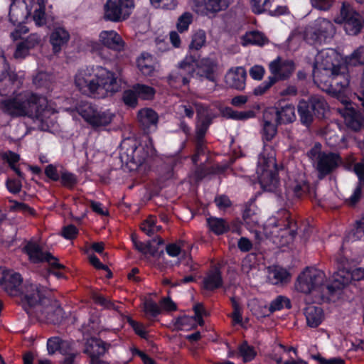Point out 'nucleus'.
<instances>
[{"instance_id":"obj_8","label":"nucleus","mask_w":364,"mask_h":364,"mask_svg":"<svg viewBox=\"0 0 364 364\" xmlns=\"http://www.w3.org/2000/svg\"><path fill=\"white\" fill-rule=\"evenodd\" d=\"M75 109L84 121L95 129H105L115 118V113L110 109L100 107L87 102L80 103Z\"/></svg>"},{"instance_id":"obj_20","label":"nucleus","mask_w":364,"mask_h":364,"mask_svg":"<svg viewBox=\"0 0 364 364\" xmlns=\"http://www.w3.org/2000/svg\"><path fill=\"white\" fill-rule=\"evenodd\" d=\"M277 122L272 108H267L264 111L262 118V136L266 141H270L277 132Z\"/></svg>"},{"instance_id":"obj_37","label":"nucleus","mask_w":364,"mask_h":364,"mask_svg":"<svg viewBox=\"0 0 364 364\" xmlns=\"http://www.w3.org/2000/svg\"><path fill=\"white\" fill-rule=\"evenodd\" d=\"M311 109L318 117H323L328 110V105L324 99L320 96H314L310 99Z\"/></svg>"},{"instance_id":"obj_52","label":"nucleus","mask_w":364,"mask_h":364,"mask_svg":"<svg viewBox=\"0 0 364 364\" xmlns=\"http://www.w3.org/2000/svg\"><path fill=\"white\" fill-rule=\"evenodd\" d=\"M276 82L274 77H269L267 80L254 89L255 95H262Z\"/></svg>"},{"instance_id":"obj_42","label":"nucleus","mask_w":364,"mask_h":364,"mask_svg":"<svg viewBox=\"0 0 364 364\" xmlns=\"http://www.w3.org/2000/svg\"><path fill=\"white\" fill-rule=\"evenodd\" d=\"M290 307V300L284 296H278L271 302L269 306L271 314L277 311H280L284 308L289 309Z\"/></svg>"},{"instance_id":"obj_43","label":"nucleus","mask_w":364,"mask_h":364,"mask_svg":"<svg viewBox=\"0 0 364 364\" xmlns=\"http://www.w3.org/2000/svg\"><path fill=\"white\" fill-rule=\"evenodd\" d=\"M134 89L137 93L138 97L143 100L152 99L155 95V90L148 85L137 84L134 86Z\"/></svg>"},{"instance_id":"obj_61","label":"nucleus","mask_w":364,"mask_h":364,"mask_svg":"<svg viewBox=\"0 0 364 364\" xmlns=\"http://www.w3.org/2000/svg\"><path fill=\"white\" fill-rule=\"evenodd\" d=\"M264 68L261 65H254L250 70V75L256 80H260L264 75Z\"/></svg>"},{"instance_id":"obj_29","label":"nucleus","mask_w":364,"mask_h":364,"mask_svg":"<svg viewBox=\"0 0 364 364\" xmlns=\"http://www.w3.org/2000/svg\"><path fill=\"white\" fill-rule=\"evenodd\" d=\"M304 314L307 325L311 328L318 326L323 319V310L316 306H309L305 309Z\"/></svg>"},{"instance_id":"obj_11","label":"nucleus","mask_w":364,"mask_h":364,"mask_svg":"<svg viewBox=\"0 0 364 364\" xmlns=\"http://www.w3.org/2000/svg\"><path fill=\"white\" fill-rule=\"evenodd\" d=\"M336 33L332 22L326 18H317L305 31V39L311 44H321L331 39Z\"/></svg>"},{"instance_id":"obj_54","label":"nucleus","mask_w":364,"mask_h":364,"mask_svg":"<svg viewBox=\"0 0 364 364\" xmlns=\"http://www.w3.org/2000/svg\"><path fill=\"white\" fill-rule=\"evenodd\" d=\"M4 158L8 161L18 176L22 177L21 172L14 166V164L19 160V156L14 152L8 151L4 154Z\"/></svg>"},{"instance_id":"obj_33","label":"nucleus","mask_w":364,"mask_h":364,"mask_svg":"<svg viewBox=\"0 0 364 364\" xmlns=\"http://www.w3.org/2000/svg\"><path fill=\"white\" fill-rule=\"evenodd\" d=\"M222 285V278L218 269L211 270L203 279V287L208 290H213Z\"/></svg>"},{"instance_id":"obj_1","label":"nucleus","mask_w":364,"mask_h":364,"mask_svg":"<svg viewBox=\"0 0 364 364\" xmlns=\"http://www.w3.org/2000/svg\"><path fill=\"white\" fill-rule=\"evenodd\" d=\"M336 284L329 282L325 272L314 267H306L298 276L295 289L305 297L307 303H320L334 300L338 295Z\"/></svg>"},{"instance_id":"obj_5","label":"nucleus","mask_w":364,"mask_h":364,"mask_svg":"<svg viewBox=\"0 0 364 364\" xmlns=\"http://www.w3.org/2000/svg\"><path fill=\"white\" fill-rule=\"evenodd\" d=\"M46 99L30 92H23L0 101V109L12 117L31 116L40 112Z\"/></svg>"},{"instance_id":"obj_48","label":"nucleus","mask_w":364,"mask_h":364,"mask_svg":"<svg viewBox=\"0 0 364 364\" xmlns=\"http://www.w3.org/2000/svg\"><path fill=\"white\" fill-rule=\"evenodd\" d=\"M271 0H252L251 6L252 9L255 14H262L267 10L271 6Z\"/></svg>"},{"instance_id":"obj_45","label":"nucleus","mask_w":364,"mask_h":364,"mask_svg":"<svg viewBox=\"0 0 364 364\" xmlns=\"http://www.w3.org/2000/svg\"><path fill=\"white\" fill-rule=\"evenodd\" d=\"M237 355L242 357L244 362L252 360L256 355L254 348L244 343L240 346Z\"/></svg>"},{"instance_id":"obj_55","label":"nucleus","mask_w":364,"mask_h":364,"mask_svg":"<svg viewBox=\"0 0 364 364\" xmlns=\"http://www.w3.org/2000/svg\"><path fill=\"white\" fill-rule=\"evenodd\" d=\"M60 180L62 184L67 187H72L77 181L75 176L67 171H63L60 173Z\"/></svg>"},{"instance_id":"obj_24","label":"nucleus","mask_w":364,"mask_h":364,"mask_svg":"<svg viewBox=\"0 0 364 364\" xmlns=\"http://www.w3.org/2000/svg\"><path fill=\"white\" fill-rule=\"evenodd\" d=\"M154 154V149L151 141L146 145V146H139L132 149V154L128 156L127 162H132L136 166L141 165L146 159L153 156Z\"/></svg>"},{"instance_id":"obj_19","label":"nucleus","mask_w":364,"mask_h":364,"mask_svg":"<svg viewBox=\"0 0 364 364\" xmlns=\"http://www.w3.org/2000/svg\"><path fill=\"white\" fill-rule=\"evenodd\" d=\"M246 71L242 67L231 68L225 75L227 87L242 90L245 87Z\"/></svg>"},{"instance_id":"obj_47","label":"nucleus","mask_w":364,"mask_h":364,"mask_svg":"<svg viewBox=\"0 0 364 364\" xmlns=\"http://www.w3.org/2000/svg\"><path fill=\"white\" fill-rule=\"evenodd\" d=\"M348 240H364V217L357 222L356 226L348 237Z\"/></svg>"},{"instance_id":"obj_2","label":"nucleus","mask_w":364,"mask_h":364,"mask_svg":"<svg viewBox=\"0 0 364 364\" xmlns=\"http://www.w3.org/2000/svg\"><path fill=\"white\" fill-rule=\"evenodd\" d=\"M75 85L82 93L100 98L112 95L119 90L116 75L100 65L79 70L75 76Z\"/></svg>"},{"instance_id":"obj_56","label":"nucleus","mask_w":364,"mask_h":364,"mask_svg":"<svg viewBox=\"0 0 364 364\" xmlns=\"http://www.w3.org/2000/svg\"><path fill=\"white\" fill-rule=\"evenodd\" d=\"M9 209L12 211H19L23 213H33V210L28 207L27 205L23 203H18L15 200H10L9 201Z\"/></svg>"},{"instance_id":"obj_31","label":"nucleus","mask_w":364,"mask_h":364,"mask_svg":"<svg viewBox=\"0 0 364 364\" xmlns=\"http://www.w3.org/2000/svg\"><path fill=\"white\" fill-rule=\"evenodd\" d=\"M107 350L105 343L97 338H90L87 341L85 352L88 353L90 358L100 357Z\"/></svg>"},{"instance_id":"obj_39","label":"nucleus","mask_w":364,"mask_h":364,"mask_svg":"<svg viewBox=\"0 0 364 364\" xmlns=\"http://www.w3.org/2000/svg\"><path fill=\"white\" fill-rule=\"evenodd\" d=\"M312 110L311 106L307 102L302 100L298 104V112L300 116L301 122L305 125H309L313 119Z\"/></svg>"},{"instance_id":"obj_4","label":"nucleus","mask_w":364,"mask_h":364,"mask_svg":"<svg viewBox=\"0 0 364 364\" xmlns=\"http://www.w3.org/2000/svg\"><path fill=\"white\" fill-rule=\"evenodd\" d=\"M10 6L9 20L16 28L11 33V37L16 41L21 34L28 32V28L23 23L30 16L35 23L43 26L46 23L45 8L46 0H12Z\"/></svg>"},{"instance_id":"obj_9","label":"nucleus","mask_w":364,"mask_h":364,"mask_svg":"<svg viewBox=\"0 0 364 364\" xmlns=\"http://www.w3.org/2000/svg\"><path fill=\"white\" fill-rule=\"evenodd\" d=\"M351 259L348 251L343 245L341 250L336 256V260L338 263L341 264L343 267L338 269L337 272L333 274V282L336 284L338 293L346 285L349 284L352 281H360L364 279V269L358 267L348 271L345 267L346 263Z\"/></svg>"},{"instance_id":"obj_49","label":"nucleus","mask_w":364,"mask_h":364,"mask_svg":"<svg viewBox=\"0 0 364 364\" xmlns=\"http://www.w3.org/2000/svg\"><path fill=\"white\" fill-rule=\"evenodd\" d=\"M151 4L156 9L173 10L177 6L176 0H150Z\"/></svg>"},{"instance_id":"obj_14","label":"nucleus","mask_w":364,"mask_h":364,"mask_svg":"<svg viewBox=\"0 0 364 364\" xmlns=\"http://www.w3.org/2000/svg\"><path fill=\"white\" fill-rule=\"evenodd\" d=\"M198 112V122L196 125V133L198 141L196 146V153L193 156L192 160L194 164L198 161L200 155L205 153V146L202 141V139L205 135L210 124L211 123L212 117L209 114L207 108L194 104Z\"/></svg>"},{"instance_id":"obj_26","label":"nucleus","mask_w":364,"mask_h":364,"mask_svg":"<svg viewBox=\"0 0 364 364\" xmlns=\"http://www.w3.org/2000/svg\"><path fill=\"white\" fill-rule=\"evenodd\" d=\"M273 109V112L275 114L276 121L278 124H289L292 123L296 119L295 107L291 105H286L279 108Z\"/></svg>"},{"instance_id":"obj_18","label":"nucleus","mask_w":364,"mask_h":364,"mask_svg":"<svg viewBox=\"0 0 364 364\" xmlns=\"http://www.w3.org/2000/svg\"><path fill=\"white\" fill-rule=\"evenodd\" d=\"M285 186L288 198L300 197L309 189L306 176L302 173L289 176Z\"/></svg>"},{"instance_id":"obj_15","label":"nucleus","mask_w":364,"mask_h":364,"mask_svg":"<svg viewBox=\"0 0 364 364\" xmlns=\"http://www.w3.org/2000/svg\"><path fill=\"white\" fill-rule=\"evenodd\" d=\"M22 281V277L18 272L0 267V287L8 294L11 296L19 295Z\"/></svg>"},{"instance_id":"obj_7","label":"nucleus","mask_w":364,"mask_h":364,"mask_svg":"<svg viewBox=\"0 0 364 364\" xmlns=\"http://www.w3.org/2000/svg\"><path fill=\"white\" fill-rule=\"evenodd\" d=\"M217 69L216 62L210 58H203L198 65L191 55L186 56L179 65L178 76L174 77L176 80L181 81L183 85H186L189 80L186 76H191L197 70V75L205 77L210 81L215 80V72ZM171 75L170 79L172 80Z\"/></svg>"},{"instance_id":"obj_21","label":"nucleus","mask_w":364,"mask_h":364,"mask_svg":"<svg viewBox=\"0 0 364 364\" xmlns=\"http://www.w3.org/2000/svg\"><path fill=\"white\" fill-rule=\"evenodd\" d=\"M269 70L277 80L289 77L294 70V64L291 60L277 58L269 64Z\"/></svg>"},{"instance_id":"obj_30","label":"nucleus","mask_w":364,"mask_h":364,"mask_svg":"<svg viewBox=\"0 0 364 364\" xmlns=\"http://www.w3.org/2000/svg\"><path fill=\"white\" fill-rule=\"evenodd\" d=\"M288 272L279 267H270L267 270V279L272 284H278L289 280Z\"/></svg>"},{"instance_id":"obj_58","label":"nucleus","mask_w":364,"mask_h":364,"mask_svg":"<svg viewBox=\"0 0 364 364\" xmlns=\"http://www.w3.org/2000/svg\"><path fill=\"white\" fill-rule=\"evenodd\" d=\"M78 233L77 228L73 225H69L63 228L62 230V235L68 240L75 238Z\"/></svg>"},{"instance_id":"obj_6","label":"nucleus","mask_w":364,"mask_h":364,"mask_svg":"<svg viewBox=\"0 0 364 364\" xmlns=\"http://www.w3.org/2000/svg\"><path fill=\"white\" fill-rule=\"evenodd\" d=\"M256 171L262 189L270 192L276 191L279 180L275 151L272 146H264L262 152L259 155Z\"/></svg>"},{"instance_id":"obj_60","label":"nucleus","mask_w":364,"mask_h":364,"mask_svg":"<svg viewBox=\"0 0 364 364\" xmlns=\"http://www.w3.org/2000/svg\"><path fill=\"white\" fill-rule=\"evenodd\" d=\"M312 6L321 11H327L332 6V0H311Z\"/></svg>"},{"instance_id":"obj_38","label":"nucleus","mask_w":364,"mask_h":364,"mask_svg":"<svg viewBox=\"0 0 364 364\" xmlns=\"http://www.w3.org/2000/svg\"><path fill=\"white\" fill-rule=\"evenodd\" d=\"M225 114L228 118L240 121H245L250 119H252L256 116V113L253 109L237 111L231 108H227L225 109Z\"/></svg>"},{"instance_id":"obj_10","label":"nucleus","mask_w":364,"mask_h":364,"mask_svg":"<svg viewBox=\"0 0 364 364\" xmlns=\"http://www.w3.org/2000/svg\"><path fill=\"white\" fill-rule=\"evenodd\" d=\"M333 21L343 25L344 31L349 36L358 35L364 26L363 17L346 3H343L340 14L333 18Z\"/></svg>"},{"instance_id":"obj_53","label":"nucleus","mask_w":364,"mask_h":364,"mask_svg":"<svg viewBox=\"0 0 364 364\" xmlns=\"http://www.w3.org/2000/svg\"><path fill=\"white\" fill-rule=\"evenodd\" d=\"M137 93L134 89L126 90L123 94L124 102L130 107H135L137 103Z\"/></svg>"},{"instance_id":"obj_44","label":"nucleus","mask_w":364,"mask_h":364,"mask_svg":"<svg viewBox=\"0 0 364 364\" xmlns=\"http://www.w3.org/2000/svg\"><path fill=\"white\" fill-rule=\"evenodd\" d=\"M193 21V15L189 12H185L181 15L176 23V28L180 33L188 30L189 26Z\"/></svg>"},{"instance_id":"obj_63","label":"nucleus","mask_w":364,"mask_h":364,"mask_svg":"<svg viewBox=\"0 0 364 364\" xmlns=\"http://www.w3.org/2000/svg\"><path fill=\"white\" fill-rule=\"evenodd\" d=\"M28 48L23 42L20 43L14 53V58L16 59L24 58L28 54Z\"/></svg>"},{"instance_id":"obj_41","label":"nucleus","mask_w":364,"mask_h":364,"mask_svg":"<svg viewBox=\"0 0 364 364\" xmlns=\"http://www.w3.org/2000/svg\"><path fill=\"white\" fill-rule=\"evenodd\" d=\"M156 221L155 217L149 216L142 223L141 230L149 236L153 235L161 229L160 226L156 225Z\"/></svg>"},{"instance_id":"obj_12","label":"nucleus","mask_w":364,"mask_h":364,"mask_svg":"<svg viewBox=\"0 0 364 364\" xmlns=\"http://www.w3.org/2000/svg\"><path fill=\"white\" fill-rule=\"evenodd\" d=\"M309 156L314 161L321 177L330 173L341 163V158L338 154L321 152L319 144H316L310 150Z\"/></svg>"},{"instance_id":"obj_3","label":"nucleus","mask_w":364,"mask_h":364,"mask_svg":"<svg viewBox=\"0 0 364 364\" xmlns=\"http://www.w3.org/2000/svg\"><path fill=\"white\" fill-rule=\"evenodd\" d=\"M20 294L25 303V309L31 316L53 323H58L63 320V309L41 285L26 283Z\"/></svg>"},{"instance_id":"obj_46","label":"nucleus","mask_w":364,"mask_h":364,"mask_svg":"<svg viewBox=\"0 0 364 364\" xmlns=\"http://www.w3.org/2000/svg\"><path fill=\"white\" fill-rule=\"evenodd\" d=\"M206 41V36L204 31H197L192 37V41L190 44L191 49L199 50L201 48Z\"/></svg>"},{"instance_id":"obj_57","label":"nucleus","mask_w":364,"mask_h":364,"mask_svg":"<svg viewBox=\"0 0 364 364\" xmlns=\"http://www.w3.org/2000/svg\"><path fill=\"white\" fill-rule=\"evenodd\" d=\"M312 358L316 361L319 364H343L344 361L343 359L340 358H331L329 359H326L321 356L320 355H312Z\"/></svg>"},{"instance_id":"obj_16","label":"nucleus","mask_w":364,"mask_h":364,"mask_svg":"<svg viewBox=\"0 0 364 364\" xmlns=\"http://www.w3.org/2000/svg\"><path fill=\"white\" fill-rule=\"evenodd\" d=\"M193 310L194 316H183L176 319L175 325L178 328L188 330L197 325L202 326L203 324V316L207 315V311L204 309L203 306L201 304H197L194 306Z\"/></svg>"},{"instance_id":"obj_32","label":"nucleus","mask_w":364,"mask_h":364,"mask_svg":"<svg viewBox=\"0 0 364 364\" xmlns=\"http://www.w3.org/2000/svg\"><path fill=\"white\" fill-rule=\"evenodd\" d=\"M267 38L259 31L247 32L241 38V44L244 46L250 45L264 46L267 43Z\"/></svg>"},{"instance_id":"obj_50","label":"nucleus","mask_w":364,"mask_h":364,"mask_svg":"<svg viewBox=\"0 0 364 364\" xmlns=\"http://www.w3.org/2000/svg\"><path fill=\"white\" fill-rule=\"evenodd\" d=\"M232 306L233 309L232 313L230 314V317L232 321V323L234 325L236 324H242V309L240 304L235 301V299H232Z\"/></svg>"},{"instance_id":"obj_64","label":"nucleus","mask_w":364,"mask_h":364,"mask_svg":"<svg viewBox=\"0 0 364 364\" xmlns=\"http://www.w3.org/2000/svg\"><path fill=\"white\" fill-rule=\"evenodd\" d=\"M41 42V38L38 35L33 33L30 35L26 41H23V43L27 46L28 50L34 48L38 45Z\"/></svg>"},{"instance_id":"obj_51","label":"nucleus","mask_w":364,"mask_h":364,"mask_svg":"<svg viewBox=\"0 0 364 364\" xmlns=\"http://www.w3.org/2000/svg\"><path fill=\"white\" fill-rule=\"evenodd\" d=\"M144 310L146 315L149 318H154L161 313V308L157 304L148 301L144 304Z\"/></svg>"},{"instance_id":"obj_27","label":"nucleus","mask_w":364,"mask_h":364,"mask_svg":"<svg viewBox=\"0 0 364 364\" xmlns=\"http://www.w3.org/2000/svg\"><path fill=\"white\" fill-rule=\"evenodd\" d=\"M70 39L68 32L63 28H55L50 34V43L52 45L53 52H60L62 48L67 44Z\"/></svg>"},{"instance_id":"obj_59","label":"nucleus","mask_w":364,"mask_h":364,"mask_svg":"<svg viewBox=\"0 0 364 364\" xmlns=\"http://www.w3.org/2000/svg\"><path fill=\"white\" fill-rule=\"evenodd\" d=\"M243 219L247 225H250L251 223L256 224L258 222L257 217L253 213L252 207L247 208L244 210Z\"/></svg>"},{"instance_id":"obj_13","label":"nucleus","mask_w":364,"mask_h":364,"mask_svg":"<svg viewBox=\"0 0 364 364\" xmlns=\"http://www.w3.org/2000/svg\"><path fill=\"white\" fill-rule=\"evenodd\" d=\"M134 0H107L105 4V18L114 22L127 19L134 9Z\"/></svg>"},{"instance_id":"obj_34","label":"nucleus","mask_w":364,"mask_h":364,"mask_svg":"<svg viewBox=\"0 0 364 364\" xmlns=\"http://www.w3.org/2000/svg\"><path fill=\"white\" fill-rule=\"evenodd\" d=\"M209 229L215 235H222L230 229L229 224L223 218H209L207 220Z\"/></svg>"},{"instance_id":"obj_17","label":"nucleus","mask_w":364,"mask_h":364,"mask_svg":"<svg viewBox=\"0 0 364 364\" xmlns=\"http://www.w3.org/2000/svg\"><path fill=\"white\" fill-rule=\"evenodd\" d=\"M25 252L33 262L46 261L49 265L63 267L58 259L48 252H43L39 245L35 242H29L24 247Z\"/></svg>"},{"instance_id":"obj_23","label":"nucleus","mask_w":364,"mask_h":364,"mask_svg":"<svg viewBox=\"0 0 364 364\" xmlns=\"http://www.w3.org/2000/svg\"><path fill=\"white\" fill-rule=\"evenodd\" d=\"M137 119L142 129L149 132L156 129L159 117L157 113L152 109L144 108L138 112Z\"/></svg>"},{"instance_id":"obj_62","label":"nucleus","mask_w":364,"mask_h":364,"mask_svg":"<svg viewBox=\"0 0 364 364\" xmlns=\"http://www.w3.org/2000/svg\"><path fill=\"white\" fill-rule=\"evenodd\" d=\"M177 112L183 116L188 118H192L193 116L194 110L193 107L187 105H180L177 107Z\"/></svg>"},{"instance_id":"obj_28","label":"nucleus","mask_w":364,"mask_h":364,"mask_svg":"<svg viewBox=\"0 0 364 364\" xmlns=\"http://www.w3.org/2000/svg\"><path fill=\"white\" fill-rule=\"evenodd\" d=\"M137 67L144 75H152L156 71L158 64L149 53H142L137 59Z\"/></svg>"},{"instance_id":"obj_36","label":"nucleus","mask_w":364,"mask_h":364,"mask_svg":"<svg viewBox=\"0 0 364 364\" xmlns=\"http://www.w3.org/2000/svg\"><path fill=\"white\" fill-rule=\"evenodd\" d=\"M248 306L252 314L258 318H264L271 314L269 308L264 302L257 299L250 301Z\"/></svg>"},{"instance_id":"obj_35","label":"nucleus","mask_w":364,"mask_h":364,"mask_svg":"<svg viewBox=\"0 0 364 364\" xmlns=\"http://www.w3.org/2000/svg\"><path fill=\"white\" fill-rule=\"evenodd\" d=\"M232 2V0H203L205 9L210 13L225 10Z\"/></svg>"},{"instance_id":"obj_25","label":"nucleus","mask_w":364,"mask_h":364,"mask_svg":"<svg viewBox=\"0 0 364 364\" xmlns=\"http://www.w3.org/2000/svg\"><path fill=\"white\" fill-rule=\"evenodd\" d=\"M354 171L358 176L360 183L353 191L352 195L346 200L348 205H355L360 199L362 195V188L364 186V158L363 160L357 163L354 166Z\"/></svg>"},{"instance_id":"obj_40","label":"nucleus","mask_w":364,"mask_h":364,"mask_svg":"<svg viewBox=\"0 0 364 364\" xmlns=\"http://www.w3.org/2000/svg\"><path fill=\"white\" fill-rule=\"evenodd\" d=\"M68 346L66 341H62L58 338H50L47 342V348L49 354H53L57 350H60L62 354H65L66 351L64 348Z\"/></svg>"},{"instance_id":"obj_22","label":"nucleus","mask_w":364,"mask_h":364,"mask_svg":"<svg viewBox=\"0 0 364 364\" xmlns=\"http://www.w3.org/2000/svg\"><path fill=\"white\" fill-rule=\"evenodd\" d=\"M99 41L104 46L115 51H121L124 48L122 37L113 30L102 31L100 33Z\"/></svg>"}]
</instances>
